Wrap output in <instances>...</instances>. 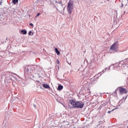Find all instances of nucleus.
I'll list each match as a JSON object with an SVG mask.
<instances>
[{"label":"nucleus","instance_id":"f257e3e1","mask_svg":"<svg viewBox=\"0 0 128 128\" xmlns=\"http://www.w3.org/2000/svg\"><path fill=\"white\" fill-rule=\"evenodd\" d=\"M70 104L74 108H82L84 106V104L82 103V101L76 102L74 100H71L70 102Z\"/></svg>","mask_w":128,"mask_h":128},{"label":"nucleus","instance_id":"f03ea898","mask_svg":"<svg viewBox=\"0 0 128 128\" xmlns=\"http://www.w3.org/2000/svg\"><path fill=\"white\" fill-rule=\"evenodd\" d=\"M73 8H74V2H72L70 0L68 2V5L67 6V10L69 14H72V10Z\"/></svg>","mask_w":128,"mask_h":128},{"label":"nucleus","instance_id":"7ed1b4c3","mask_svg":"<svg viewBox=\"0 0 128 128\" xmlns=\"http://www.w3.org/2000/svg\"><path fill=\"white\" fill-rule=\"evenodd\" d=\"M119 92L120 94H126L128 92L126 89L122 88V87H118Z\"/></svg>","mask_w":128,"mask_h":128},{"label":"nucleus","instance_id":"20e7f679","mask_svg":"<svg viewBox=\"0 0 128 128\" xmlns=\"http://www.w3.org/2000/svg\"><path fill=\"white\" fill-rule=\"evenodd\" d=\"M118 48V45L117 42L113 44L110 47L111 50H114V52H117Z\"/></svg>","mask_w":128,"mask_h":128},{"label":"nucleus","instance_id":"39448f33","mask_svg":"<svg viewBox=\"0 0 128 128\" xmlns=\"http://www.w3.org/2000/svg\"><path fill=\"white\" fill-rule=\"evenodd\" d=\"M26 72H28L29 74H30V72H32V69H30V67L28 68L26 70Z\"/></svg>","mask_w":128,"mask_h":128},{"label":"nucleus","instance_id":"423d86ee","mask_svg":"<svg viewBox=\"0 0 128 128\" xmlns=\"http://www.w3.org/2000/svg\"><path fill=\"white\" fill-rule=\"evenodd\" d=\"M43 86L45 88H50V86H48V84H43Z\"/></svg>","mask_w":128,"mask_h":128},{"label":"nucleus","instance_id":"0eeeda50","mask_svg":"<svg viewBox=\"0 0 128 128\" xmlns=\"http://www.w3.org/2000/svg\"><path fill=\"white\" fill-rule=\"evenodd\" d=\"M62 88H64V86H62V85H59L58 86V90H62Z\"/></svg>","mask_w":128,"mask_h":128},{"label":"nucleus","instance_id":"6e6552de","mask_svg":"<svg viewBox=\"0 0 128 128\" xmlns=\"http://www.w3.org/2000/svg\"><path fill=\"white\" fill-rule=\"evenodd\" d=\"M55 52H56V54H57L58 56H60V52H59L58 48H55Z\"/></svg>","mask_w":128,"mask_h":128},{"label":"nucleus","instance_id":"1a4fd4ad","mask_svg":"<svg viewBox=\"0 0 128 128\" xmlns=\"http://www.w3.org/2000/svg\"><path fill=\"white\" fill-rule=\"evenodd\" d=\"M21 32L23 34H26L28 32H26V30H21Z\"/></svg>","mask_w":128,"mask_h":128},{"label":"nucleus","instance_id":"9d476101","mask_svg":"<svg viewBox=\"0 0 128 128\" xmlns=\"http://www.w3.org/2000/svg\"><path fill=\"white\" fill-rule=\"evenodd\" d=\"M12 2L14 4H16L18 2V0H12Z\"/></svg>","mask_w":128,"mask_h":128},{"label":"nucleus","instance_id":"9b49d317","mask_svg":"<svg viewBox=\"0 0 128 128\" xmlns=\"http://www.w3.org/2000/svg\"><path fill=\"white\" fill-rule=\"evenodd\" d=\"M111 66H113V68H116V64H112L110 66H109L108 70H110Z\"/></svg>","mask_w":128,"mask_h":128},{"label":"nucleus","instance_id":"f8f14e48","mask_svg":"<svg viewBox=\"0 0 128 128\" xmlns=\"http://www.w3.org/2000/svg\"><path fill=\"white\" fill-rule=\"evenodd\" d=\"M116 108H115L112 110H110V111H108V114H110V112H114V110H116Z\"/></svg>","mask_w":128,"mask_h":128},{"label":"nucleus","instance_id":"ddd939ff","mask_svg":"<svg viewBox=\"0 0 128 128\" xmlns=\"http://www.w3.org/2000/svg\"><path fill=\"white\" fill-rule=\"evenodd\" d=\"M57 4H62V6L64 5L62 4V1H60L59 2H58Z\"/></svg>","mask_w":128,"mask_h":128},{"label":"nucleus","instance_id":"4468645a","mask_svg":"<svg viewBox=\"0 0 128 128\" xmlns=\"http://www.w3.org/2000/svg\"><path fill=\"white\" fill-rule=\"evenodd\" d=\"M40 16V14L38 13V14H36V18L37 16Z\"/></svg>","mask_w":128,"mask_h":128},{"label":"nucleus","instance_id":"2eb2a0df","mask_svg":"<svg viewBox=\"0 0 128 128\" xmlns=\"http://www.w3.org/2000/svg\"><path fill=\"white\" fill-rule=\"evenodd\" d=\"M30 34H32V31L28 32V36H30Z\"/></svg>","mask_w":128,"mask_h":128},{"label":"nucleus","instance_id":"dca6fc26","mask_svg":"<svg viewBox=\"0 0 128 128\" xmlns=\"http://www.w3.org/2000/svg\"><path fill=\"white\" fill-rule=\"evenodd\" d=\"M30 26H34V24H32V23H30Z\"/></svg>","mask_w":128,"mask_h":128},{"label":"nucleus","instance_id":"f3484780","mask_svg":"<svg viewBox=\"0 0 128 128\" xmlns=\"http://www.w3.org/2000/svg\"><path fill=\"white\" fill-rule=\"evenodd\" d=\"M106 72V70H104L102 71V72H103V74L104 73V72Z\"/></svg>","mask_w":128,"mask_h":128},{"label":"nucleus","instance_id":"a211bd4d","mask_svg":"<svg viewBox=\"0 0 128 128\" xmlns=\"http://www.w3.org/2000/svg\"><path fill=\"white\" fill-rule=\"evenodd\" d=\"M56 64H60V60H56Z\"/></svg>","mask_w":128,"mask_h":128},{"label":"nucleus","instance_id":"6ab92c4d","mask_svg":"<svg viewBox=\"0 0 128 128\" xmlns=\"http://www.w3.org/2000/svg\"><path fill=\"white\" fill-rule=\"evenodd\" d=\"M57 6H57V7L56 6V10H58V5L57 4Z\"/></svg>","mask_w":128,"mask_h":128},{"label":"nucleus","instance_id":"aec40b11","mask_svg":"<svg viewBox=\"0 0 128 128\" xmlns=\"http://www.w3.org/2000/svg\"><path fill=\"white\" fill-rule=\"evenodd\" d=\"M120 64H118V65H117V66H117V68H118V66H120Z\"/></svg>","mask_w":128,"mask_h":128},{"label":"nucleus","instance_id":"412c9836","mask_svg":"<svg viewBox=\"0 0 128 128\" xmlns=\"http://www.w3.org/2000/svg\"><path fill=\"white\" fill-rule=\"evenodd\" d=\"M104 70H105L106 71V70H108V68H106L105 69H104Z\"/></svg>","mask_w":128,"mask_h":128},{"label":"nucleus","instance_id":"4be33fe9","mask_svg":"<svg viewBox=\"0 0 128 128\" xmlns=\"http://www.w3.org/2000/svg\"><path fill=\"white\" fill-rule=\"evenodd\" d=\"M2 2H0V6H2Z\"/></svg>","mask_w":128,"mask_h":128},{"label":"nucleus","instance_id":"5701e85b","mask_svg":"<svg viewBox=\"0 0 128 128\" xmlns=\"http://www.w3.org/2000/svg\"><path fill=\"white\" fill-rule=\"evenodd\" d=\"M99 124H102V121L99 122Z\"/></svg>","mask_w":128,"mask_h":128},{"label":"nucleus","instance_id":"b1692460","mask_svg":"<svg viewBox=\"0 0 128 128\" xmlns=\"http://www.w3.org/2000/svg\"><path fill=\"white\" fill-rule=\"evenodd\" d=\"M12 54V52H9V54Z\"/></svg>","mask_w":128,"mask_h":128},{"label":"nucleus","instance_id":"393cba45","mask_svg":"<svg viewBox=\"0 0 128 128\" xmlns=\"http://www.w3.org/2000/svg\"><path fill=\"white\" fill-rule=\"evenodd\" d=\"M122 6H124V5L122 4Z\"/></svg>","mask_w":128,"mask_h":128},{"label":"nucleus","instance_id":"a878e982","mask_svg":"<svg viewBox=\"0 0 128 128\" xmlns=\"http://www.w3.org/2000/svg\"><path fill=\"white\" fill-rule=\"evenodd\" d=\"M127 60H128V58L126 59Z\"/></svg>","mask_w":128,"mask_h":128},{"label":"nucleus","instance_id":"bb28decb","mask_svg":"<svg viewBox=\"0 0 128 128\" xmlns=\"http://www.w3.org/2000/svg\"><path fill=\"white\" fill-rule=\"evenodd\" d=\"M34 106H36V105H34Z\"/></svg>","mask_w":128,"mask_h":128}]
</instances>
